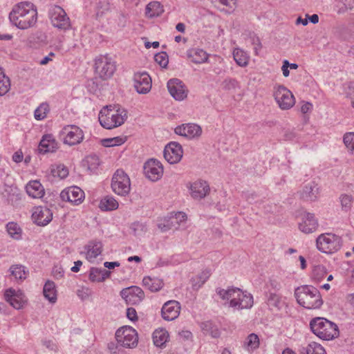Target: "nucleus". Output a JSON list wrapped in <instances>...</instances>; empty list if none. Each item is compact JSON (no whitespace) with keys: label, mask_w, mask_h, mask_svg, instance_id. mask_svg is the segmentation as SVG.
I'll return each instance as SVG.
<instances>
[{"label":"nucleus","mask_w":354,"mask_h":354,"mask_svg":"<svg viewBox=\"0 0 354 354\" xmlns=\"http://www.w3.org/2000/svg\"><path fill=\"white\" fill-rule=\"evenodd\" d=\"M58 148V142L52 134L44 135L39 145V151L46 153L54 152Z\"/></svg>","instance_id":"obj_26"},{"label":"nucleus","mask_w":354,"mask_h":354,"mask_svg":"<svg viewBox=\"0 0 354 354\" xmlns=\"http://www.w3.org/2000/svg\"><path fill=\"white\" fill-rule=\"evenodd\" d=\"M346 95L351 99V104L354 108V85H349L348 86Z\"/></svg>","instance_id":"obj_59"},{"label":"nucleus","mask_w":354,"mask_h":354,"mask_svg":"<svg viewBox=\"0 0 354 354\" xmlns=\"http://www.w3.org/2000/svg\"><path fill=\"white\" fill-rule=\"evenodd\" d=\"M53 274L55 278L59 279L63 277L64 270L61 268L55 267L53 270Z\"/></svg>","instance_id":"obj_61"},{"label":"nucleus","mask_w":354,"mask_h":354,"mask_svg":"<svg viewBox=\"0 0 354 354\" xmlns=\"http://www.w3.org/2000/svg\"><path fill=\"white\" fill-rule=\"evenodd\" d=\"M183 154L182 146L177 142H171L165 147L164 157L170 164L178 162L181 160Z\"/></svg>","instance_id":"obj_20"},{"label":"nucleus","mask_w":354,"mask_h":354,"mask_svg":"<svg viewBox=\"0 0 354 354\" xmlns=\"http://www.w3.org/2000/svg\"><path fill=\"white\" fill-rule=\"evenodd\" d=\"M52 25L60 30H66L71 28V21L65 10L59 6H52L48 11Z\"/></svg>","instance_id":"obj_11"},{"label":"nucleus","mask_w":354,"mask_h":354,"mask_svg":"<svg viewBox=\"0 0 354 354\" xmlns=\"http://www.w3.org/2000/svg\"><path fill=\"white\" fill-rule=\"evenodd\" d=\"M133 230L136 236H140L146 232L145 226L141 223H135L133 225Z\"/></svg>","instance_id":"obj_57"},{"label":"nucleus","mask_w":354,"mask_h":354,"mask_svg":"<svg viewBox=\"0 0 354 354\" xmlns=\"http://www.w3.org/2000/svg\"><path fill=\"white\" fill-rule=\"evenodd\" d=\"M187 56L193 63L201 64L208 62L209 55L201 48H194L187 51Z\"/></svg>","instance_id":"obj_27"},{"label":"nucleus","mask_w":354,"mask_h":354,"mask_svg":"<svg viewBox=\"0 0 354 354\" xmlns=\"http://www.w3.org/2000/svg\"><path fill=\"white\" fill-rule=\"evenodd\" d=\"M28 196L33 198H41L45 194L44 188L38 180L29 182L26 186Z\"/></svg>","instance_id":"obj_29"},{"label":"nucleus","mask_w":354,"mask_h":354,"mask_svg":"<svg viewBox=\"0 0 354 354\" xmlns=\"http://www.w3.org/2000/svg\"><path fill=\"white\" fill-rule=\"evenodd\" d=\"M180 312V304L175 300L167 301L161 310L162 317L165 320L172 321L176 319Z\"/></svg>","instance_id":"obj_23"},{"label":"nucleus","mask_w":354,"mask_h":354,"mask_svg":"<svg viewBox=\"0 0 354 354\" xmlns=\"http://www.w3.org/2000/svg\"><path fill=\"white\" fill-rule=\"evenodd\" d=\"M127 317L131 321H136L138 319L136 310L133 308H129L127 310Z\"/></svg>","instance_id":"obj_58"},{"label":"nucleus","mask_w":354,"mask_h":354,"mask_svg":"<svg viewBox=\"0 0 354 354\" xmlns=\"http://www.w3.org/2000/svg\"><path fill=\"white\" fill-rule=\"evenodd\" d=\"M189 194L194 200H201L206 197L210 192L208 183L203 180H196L187 184Z\"/></svg>","instance_id":"obj_13"},{"label":"nucleus","mask_w":354,"mask_h":354,"mask_svg":"<svg viewBox=\"0 0 354 354\" xmlns=\"http://www.w3.org/2000/svg\"><path fill=\"white\" fill-rule=\"evenodd\" d=\"M121 295L127 303L131 304L139 303L144 297L142 290L137 286L123 290Z\"/></svg>","instance_id":"obj_25"},{"label":"nucleus","mask_w":354,"mask_h":354,"mask_svg":"<svg viewBox=\"0 0 354 354\" xmlns=\"http://www.w3.org/2000/svg\"><path fill=\"white\" fill-rule=\"evenodd\" d=\"M64 143L69 146L78 145L84 140L83 131L76 125H66L62 131Z\"/></svg>","instance_id":"obj_12"},{"label":"nucleus","mask_w":354,"mask_h":354,"mask_svg":"<svg viewBox=\"0 0 354 354\" xmlns=\"http://www.w3.org/2000/svg\"><path fill=\"white\" fill-rule=\"evenodd\" d=\"M169 339V333L164 328L156 329L153 333V341L156 346L161 347L165 345Z\"/></svg>","instance_id":"obj_35"},{"label":"nucleus","mask_w":354,"mask_h":354,"mask_svg":"<svg viewBox=\"0 0 354 354\" xmlns=\"http://www.w3.org/2000/svg\"><path fill=\"white\" fill-rule=\"evenodd\" d=\"M260 346V339L257 334L252 333L249 334L242 342L243 348L248 353H252Z\"/></svg>","instance_id":"obj_28"},{"label":"nucleus","mask_w":354,"mask_h":354,"mask_svg":"<svg viewBox=\"0 0 354 354\" xmlns=\"http://www.w3.org/2000/svg\"><path fill=\"white\" fill-rule=\"evenodd\" d=\"M60 197L63 201H67L73 205H79L84 198V192L77 186H73L64 189Z\"/></svg>","instance_id":"obj_17"},{"label":"nucleus","mask_w":354,"mask_h":354,"mask_svg":"<svg viewBox=\"0 0 354 354\" xmlns=\"http://www.w3.org/2000/svg\"><path fill=\"white\" fill-rule=\"evenodd\" d=\"M127 111L119 105L103 107L99 113V122L105 129H112L123 124L127 119Z\"/></svg>","instance_id":"obj_3"},{"label":"nucleus","mask_w":354,"mask_h":354,"mask_svg":"<svg viewBox=\"0 0 354 354\" xmlns=\"http://www.w3.org/2000/svg\"><path fill=\"white\" fill-rule=\"evenodd\" d=\"M216 292L222 300L227 302L229 307L234 310L248 309L254 304L252 295L238 288L232 287L227 289L218 288Z\"/></svg>","instance_id":"obj_2"},{"label":"nucleus","mask_w":354,"mask_h":354,"mask_svg":"<svg viewBox=\"0 0 354 354\" xmlns=\"http://www.w3.org/2000/svg\"><path fill=\"white\" fill-rule=\"evenodd\" d=\"M342 241L340 236L333 233H324L316 239L318 250L326 254H333L342 247Z\"/></svg>","instance_id":"obj_6"},{"label":"nucleus","mask_w":354,"mask_h":354,"mask_svg":"<svg viewBox=\"0 0 354 354\" xmlns=\"http://www.w3.org/2000/svg\"><path fill=\"white\" fill-rule=\"evenodd\" d=\"M10 270L11 274L14 276L16 279L24 280L27 277V272L25 270V268L22 266H12Z\"/></svg>","instance_id":"obj_45"},{"label":"nucleus","mask_w":354,"mask_h":354,"mask_svg":"<svg viewBox=\"0 0 354 354\" xmlns=\"http://www.w3.org/2000/svg\"><path fill=\"white\" fill-rule=\"evenodd\" d=\"M223 88L225 90L235 89L239 86V82L236 80L231 77L226 78L222 83Z\"/></svg>","instance_id":"obj_55"},{"label":"nucleus","mask_w":354,"mask_h":354,"mask_svg":"<svg viewBox=\"0 0 354 354\" xmlns=\"http://www.w3.org/2000/svg\"><path fill=\"white\" fill-rule=\"evenodd\" d=\"M50 111V106L46 102H42L35 109L34 113L35 118L37 120H41L46 118L47 114Z\"/></svg>","instance_id":"obj_44"},{"label":"nucleus","mask_w":354,"mask_h":354,"mask_svg":"<svg viewBox=\"0 0 354 354\" xmlns=\"http://www.w3.org/2000/svg\"><path fill=\"white\" fill-rule=\"evenodd\" d=\"M133 86L138 93L147 94L151 89V78L146 72L136 73L133 75Z\"/></svg>","instance_id":"obj_14"},{"label":"nucleus","mask_w":354,"mask_h":354,"mask_svg":"<svg viewBox=\"0 0 354 354\" xmlns=\"http://www.w3.org/2000/svg\"><path fill=\"white\" fill-rule=\"evenodd\" d=\"M175 133L177 135L184 136L189 139L198 138L202 133L201 127L194 123L183 124L175 128Z\"/></svg>","instance_id":"obj_22"},{"label":"nucleus","mask_w":354,"mask_h":354,"mask_svg":"<svg viewBox=\"0 0 354 354\" xmlns=\"http://www.w3.org/2000/svg\"><path fill=\"white\" fill-rule=\"evenodd\" d=\"M111 188L118 195L125 196L129 194L131 190L129 176L124 171L118 169L113 176Z\"/></svg>","instance_id":"obj_9"},{"label":"nucleus","mask_w":354,"mask_h":354,"mask_svg":"<svg viewBox=\"0 0 354 354\" xmlns=\"http://www.w3.org/2000/svg\"><path fill=\"white\" fill-rule=\"evenodd\" d=\"M32 218L38 225H46L53 218V213L46 207H36L33 209Z\"/></svg>","instance_id":"obj_24"},{"label":"nucleus","mask_w":354,"mask_h":354,"mask_svg":"<svg viewBox=\"0 0 354 354\" xmlns=\"http://www.w3.org/2000/svg\"><path fill=\"white\" fill-rule=\"evenodd\" d=\"M344 143L349 151H354V132L346 133L344 136Z\"/></svg>","instance_id":"obj_53"},{"label":"nucleus","mask_w":354,"mask_h":354,"mask_svg":"<svg viewBox=\"0 0 354 354\" xmlns=\"http://www.w3.org/2000/svg\"><path fill=\"white\" fill-rule=\"evenodd\" d=\"M289 68V62L288 60H284L283 63V66L281 67V70L283 72V75L284 77H288L290 74V71L288 70Z\"/></svg>","instance_id":"obj_62"},{"label":"nucleus","mask_w":354,"mask_h":354,"mask_svg":"<svg viewBox=\"0 0 354 354\" xmlns=\"http://www.w3.org/2000/svg\"><path fill=\"white\" fill-rule=\"evenodd\" d=\"M144 171L148 179L155 182L162 176L163 167L160 161L156 159H151L145 162Z\"/></svg>","instance_id":"obj_16"},{"label":"nucleus","mask_w":354,"mask_h":354,"mask_svg":"<svg viewBox=\"0 0 354 354\" xmlns=\"http://www.w3.org/2000/svg\"><path fill=\"white\" fill-rule=\"evenodd\" d=\"M210 273L208 270L203 271L199 276L193 279V286L196 288L203 286L209 277Z\"/></svg>","instance_id":"obj_49"},{"label":"nucleus","mask_w":354,"mask_h":354,"mask_svg":"<svg viewBox=\"0 0 354 354\" xmlns=\"http://www.w3.org/2000/svg\"><path fill=\"white\" fill-rule=\"evenodd\" d=\"M354 198L352 195L342 194L339 196V202L341 204V208L343 212H349L353 206Z\"/></svg>","instance_id":"obj_42"},{"label":"nucleus","mask_w":354,"mask_h":354,"mask_svg":"<svg viewBox=\"0 0 354 354\" xmlns=\"http://www.w3.org/2000/svg\"><path fill=\"white\" fill-rule=\"evenodd\" d=\"M111 272L102 268H92L89 273V279L93 282H102L108 279Z\"/></svg>","instance_id":"obj_31"},{"label":"nucleus","mask_w":354,"mask_h":354,"mask_svg":"<svg viewBox=\"0 0 354 354\" xmlns=\"http://www.w3.org/2000/svg\"><path fill=\"white\" fill-rule=\"evenodd\" d=\"M298 225L299 230L305 234L314 232L319 225L315 215L309 212H304L301 214Z\"/></svg>","instance_id":"obj_19"},{"label":"nucleus","mask_w":354,"mask_h":354,"mask_svg":"<svg viewBox=\"0 0 354 354\" xmlns=\"http://www.w3.org/2000/svg\"><path fill=\"white\" fill-rule=\"evenodd\" d=\"M163 11L162 6L158 1L150 2L146 8V15L150 18L160 16Z\"/></svg>","instance_id":"obj_38"},{"label":"nucleus","mask_w":354,"mask_h":354,"mask_svg":"<svg viewBox=\"0 0 354 354\" xmlns=\"http://www.w3.org/2000/svg\"><path fill=\"white\" fill-rule=\"evenodd\" d=\"M327 275L326 268L322 265L314 266L312 272V277L316 281H321Z\"/></svg>","instance_id":"obj_46"},{"label":"nucleus","mask_w":354,"mask_h":354,"mask_svg":"<svg viewBox=\"0 0 354 354\" xmlns=\"http://www.w3.org/2000/svg\"><path fill=\"white\" fill-rule=\"evenodd\" d=\"M86 257L90 262L94 260L102 253V243L100 241H91L86 246Z\"/></svg>","instance_id":"obj_30"},{"label":"nucleus","mask_w":354,"mask_h":354,"mask_svg":"<svg viewBox=\"0 0 354 354\" xmlns=\"http://www.w3.org/2000/svg\"><path fill=\"white\" fill-rule=\"evenodd\" d=\"M104 266L105 268H106L108 269H113L115 267L120 266V263L118 261H114V262L106 261L104 263Z\"/></svg>","instance_id":"obj_64"},{"label":"nucleus","mask_w":354,"mask_h":354,"mask_svg":"<svg viewBox=\"0 0 354 354\" xmlns=\"http://www.w3.org/2000/svg\"><path fill=\"white\" fill-rule=\"evenodd\" d=\"M167 88L170 95L176 100L182 101L187 97L188 90L178 79H172L167 82Z\"/></svg>","instance_id":"obj_18"},{"label":"nucleus","mask_w":354,"mask_h":354,"mask_svg":"<svg viewBox=\"0 0 354 354\" xmlns=\"http://www.w3.org/2000/svg\"><path fill=\"white\" fill-rule=\"evenodd\" d=\"M300 199L306 202L316 201L319 196V188L317 183L310 181L304 184L298 192Z\"/></svg>","instance_id":"obj_15"},{"label":"nucleus","mask_w":354,"mask_h":354,"mask_svg":"<svg viewBox=\"0 0 354 354\" xmlns=\"http://www.w3.org/2000/svg\"><path fill=\"white\" fill-rule=\"evenodd\" d=\"M313 109V105L310 102H304L301 106V111L303 113L310 112Z\"/></svg>","instance_id":"obj_60"},{"label":"nucleus","mask_w":354,"mask_h":354,"mask_svg":"<svg viewBox=\"0 0 354 354\" xmlns=\"http://www.w3.org/2000/svg\"><path fill=\"white\" fill-rule=\"evenodd\" d=\"M273 96L277 104L282 110H288L295 104V99L292 92L283 85L274 88Z\"/></svg>","instance_id":"obj_10"},{"label":"nucleus","mask_w":354,"mask_h":354,"mask_svg":"<svg viewBox=\"0 0 354 354\" xmlns=\"http://www.w3.org/2000/svg\"><path fill=\"white\" fill-rule=\"evenodd\" d=\"M142 283L144 286L151 292L158 291L163 286V283L160 279H152L149 277H144Z\"/></svg>","instance_id":"obj_39"},{"label":"nucleus","mask_w":354,"mask_h":354,"mask_svg":"<svg viewBox=\"0 0 354 354\" xmlns=\"http://www.w3.org/2000/svg\"><path fill=\"white\" fill-rule=\"evenodd\" d=\"M169 218L171 219L170 224L173 227L174 230L178 229L179 226L184 223L187 220V215L184 212H176V213H170L169 214Z\"/></svg>","instance_id":"obj_40"},{"label":"nucleus","mask_w":354,"mask_h":354,"mask_svg":"<svg viewBox=\"0 0 354 354\" xmlns=\"http://www.w3.org/2000/svg\"><path fill=\"white\" fill-rule=\"evenodd\" d=\"M118 343L125 348H134L138 345V335L137 331L131 326H124L115 333Z\"/></svg>","instance_id":"obj_8"},{"label":"nucleus","mask_w":354,"mask_h":354,"mask_svg":"<svg viewBox=\"0 0 354 354\" xmlns=\"http://www.w3.org/2000/svg\"><path fill=\"white\" fill-rule=\"evenodd\" d=\"M268 304L270 306L280 308L281 306V297L275 293H270L268 297Z\"/></svg>","instance_id":"obj_51"},{"label":"nucleus","mask_w":354,"mask_h":354,"mask_svg":"<svg viewBox=\"0 0 354 354\" xmlns=\"http://www.w3.org/2000/svg\"><path fill=\"white\" fill-rule=\"evenodd\" d=\"M171 219L169 216L167 215L164 218H161L158 221L157 226L162 232H167L170 230H174L171 224H170Z\"/></svg>","instance_id":"obj_48"},{"label":"nucleus","mask_w":354,"mask_h":354,"mask_svg":"<svg viewBox=\"0 0 354 354\" xmlns=\"http://www.w3.org/2000/svg\"><path fill=\"white\" fill-rule=\"evenodd\" d=\"M85 162L87 164L88 169L93 171L100 165V159L96 155H89L86 156Z\"/></svg>","instance_id":"obj_50"},{"label":"nucleus","mask_w":354,"mask_h":354,"mask_svg":"<svg viewBox=\"0 0 354 354\" xmlns=\"http://www.w3.org/2000/svg\"><path fill=\"white\" fill-rule=\"evenodd\" d=\"M154 59L162 68L166 67L169 62L168 56L165 52L157 53L154 57Z\"/></svg>","instance_id":"obj_54"},{"label":"nucleus","mask_w":354,"mask_h":354,"mask_svg":"<svg viewBox=\"0 0 354 354\" xmlns=\"http://www.w3.org/2000/svg\"><path fill=\"white\" fill-rule=\"evenodd\" d=\"M295 295L298 304L308 309H317L323 304L319 291L310 286H303L296 288Z\"/></svg>","instance_id":"obj_4"},{"label":"nucleus","mask_w":354,"mask_h":354,"mask_svg":"<svg viewBox=\"0 0 354 354\" xmlns=\"http://www.w3.org/2000/svg\"><path fill=\"white\" fill-rule=\"evenodd\" d=\"M116 70L115 62L108 55H100L95 59V71L102 80L109 79Z\"/></svg>","instance_id":"obj_7"},{"label":"nucleus","mask_w":354,"mask_h":354,"mask_svg":"<svg viewBox=\"0 0 354 354\" xmlns=\"http://www.w3.org/2000/svg\"><path fill=\"white\" fill-rule=\"evenodd\" d=\"M4 297L6 300L15 309L22 308L26 302L24 294L19 290L9 288L5 291Z\"/></svg>","instance_id":"obj_21"},{"label":"nucleus","mask_w":354,"mask_h":354,"mask_svg":"<svg viewBox=\"0 0 354 354\" xmlns=\"http://www.w3.org/2000/svg\"><path fill=\"white\" fill-rule=\"evenodd\" d=\"M37 7L29 1L17 3L9 14L10 22L20 30L34 27L37 22Z\"/></svg>","instance_id":"obj_1"},{"label":"nucleus","mask_w":354,"mask_h":354,"mask_svg":"<svg viewBox=\"0 0 354 354\" xmlns=\"http://www.w3.org/2000/svg\"><path fill=\"white\" fill-rule=\"evenodd\" d=\"M44 297L48 299L50 303L54 304L57 301V291L54 282L48 281L43 290Z\"/></svg>","instance_id":"obj_33"},{"label":"nucleus","mask_w":354,"mask_h":354,"mask_svg":"<svg viewBox=\"0 0 354 354\" xmlns=\"http://www.w3.org/2000/svg\"><path fill=\"white\" fill-rule=\"evenodd\" d=\"M215 2L227 7L228 9L224 10L228 14L232 13L236 7V0H215Z\"/></svg>","instance_id":"obj_52"},{"label":"nucleus","mask_w":354,"mask_h":354,"mask_svg":"<svg viewBox=\"0 0 354 354\" xmlns=\"http://www.w3.org/2000/svg\"><path fill=\"white\" fill-rule=\"evenodd\" d=\"M310 326L313 333L324 340H330L339 335L337 326L323 317L313 319Z\"/></svg>","instance_id":"obj_5"},{"label":"nucleus","mask_w":354,"mask_h":354,"mask_svg":"<svg viewBox=\"0 0 354 354\" xmlns=\"http://www.w3.org/2000/svg\"><path fill=\"white\" fill-rule=\"evenodd\" d=\"M127 140L125 136H117L114 138L102 139V145L105 147H111L115 146H120L124 144Z\"/></svg>","instance_id":"obj_43"},{"label":"nucleus","mask_w":354,"mask_h":354,"mask_svg":"<svg viewBox=\"0 0 354 354\" xmlns=\"http://www.w3.org/2000/svg\"><path fill=\"white\" fill-rule=\"evenodd\" d=\"M51 174L55 177L64 178L68 176V171L64 165H58L51 168Z\"/></svg>","instance_id":"obj_47"},{"label":"nucleus","mask_w":354,"mask_h":354,"mask_svg":"<svg viewBox=\"0 0 354 354\" xmlns=\"http://www.w3.org/2000/svg\"><path fill=\"white\" fill-rule=\"evenodd\" d=\"M33 39L38 43L47 44L48 42L47 35L42 31H37L33 35Z\"/></svg>","instance_id":"obj_56"},{"label":"nucleus","mask_w":354,"mask_h":354,"mask_svg":"<svg viewBox=\"0 0 354 354\" xmlns=\"http://www.w3.org/2000/svg\"><path fill=\"white\" fill-rule=\"evenodd\" d=\"M233 57L239 66L245 67L248 65L250 57L241 48H236L233 50Z\"/></svg>","instance_id":"obj_36"},{"label":"nucleus","mask_w":354,"mask_h":354,"mask_svg":"<svg viewBox=\"0 0 354 354\" xmlns=\"http://www.w3.org/2000/svg\"><path fill=\"white\" fill-rule=\"evenodd\" d=\"M300 354H326L323 346L319 344L312 342L299 350Z\"/></svg>","instance_id":"obj_32"},{"label":"nucleus","mask_w":354,"mask_h":354,"mask_svg":"<svg viewBox=\"0 0 354 354\" xmlns=\"http://www.w3.org/2000/svg\"><path fill=\"white\" fill-rule=\"evenodd\" d=\"M23 154L21 152L17 151L12 156V160L17 163L21 162L23 160Z\"/></svg>","instance_id":"obj_63"},{"label":"nucleus","mask_w":354,"mask_h":354,"mask_svg":"<svg viewBox=\"0 0 354 354\" xmlns=\"http://www.w3.org/2000/svg\"><path fill=\"white\" fill-rule=\"evenodd\" d=\"M10 78L6 75L3 68L0 67V96L6 95L10 89Z\"/></svg>","instance_id":"obj_41"},{"label":"nucleus","mask_w":354,"mask_h":354,"mask_svg":"<svg viewBox=\"0 0 354 354\" xmlns=\"http://www.w3.org/2000/svg\"><path fill=\"white\" fill-rule=\"evenodd\" d=\"M6 230L10 238L20 240L22 237V229L16 222H9L6 225Z\"/></svg>","instance_id":"obj_34"},{"label":"nucleus","mask_w":354,"mask_h":354,"mask_svg":"<svg viewBox=\"0 0 354 354\" xmlns=\"http://www.w3.org/2000/svg\"><path fill=\"white\" fill-rule=\"evenodd\" d=\"M118 201L112 196H105L101 199L99 207L102 211H113L118 208Z\"/></svg>","instance_id":"obj_37"}]
</instances>
